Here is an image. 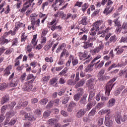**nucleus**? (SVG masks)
I'll list each match as a JSON object with an SVG mask.
<instances>
[{"mask_svg":"<svg viewBox=\"0 0 127 127\" xmlns=\"http://www.w3.org/2000/svg\"><path fill=\"white\" fill-rule=\"evenodd\" d=\"M106 25L104 23V21L99 20L93 23V27L91 29V31H99L105 28Z\"/></svg>","mask_w":127,"mask_h":127,"instance_id":"nucleus-1","label":"nucleus"},{"mask_svg":"<svg viewBox=\"0 0 127 127\" xmlns=\"http://www.w3.org/2000/svg\"><path fill=\"white\" fill-rule=\"evenodd\" d=\"M31 23L30 25L28 26V29L29 30H30V29L32 28L33 30H35L36 28L34 27V25H35L36 23L37 26H39V24L40 23V19H38L37 21H35V19L37 18V16L31 15Z\"/></svg>","mask_w":127,"mask_h":127,"instance_id":"nucleus-2","label":"nucleus"},{"mask_svg":"<svg viewBox=\"0 0 127 127\" xmlns=\"http://www.w3.org/2000/svg\"><path fill=\"white\" fill-rule=\"evenodd\" d=\"M117 80V78H114L109 81L106 84L105 88V94L106 96H110V93L113 89V87L115 85V84H113V83Z\"/></svg>","mask_w":127,"mask_h":127,"instance_id":"nucleus-3","label":"nucleus"},{"mask_svg":"<svg viewBox=\"0 0 127 127\" xmlns=\"http://www.w3.org/2000/svg\"><path fill=\"white\" fill-rule=\"evenodd\" d=\"M65 56V58H67V57H69V52H67V50L66 49L64 48L63 49V50L61 54L60 57V60L59 61L58 63V65H64V64H65V60L63 57Z\"/></svg>","mask_w":127,"mask_h":127,"instance_id":"nucleus-4","label":"nucleus"},{"mask_svg":"<svg viewBox=\"0 0 127 127\" xmlns=\"http://www.w3.org/2000/svg\"><path fill=\"white\" fill-rule=\"evenodd\" d=\"M113 3H114V2H113L112 0H108L107 3L106 4L107 6L105 8L103 11V13L105 15H108V14H110V13H111L112 11L114 10V7H112V5H113Z\"/></svg>","mask_w":127,"mask_h":127,"instance_id":"nucleus-5","label":"nucleus"},{"mask_svg":"<svg viewBox=\"0 0 127 127\" xmlns=\"http://www.w3.org/2000/svg\"><path fill=\"white\" fill-rule=\"evenodd\" d=\"M106 72V69L104 68L102 69L99 72L98 74V80L99 81H106V80H108L110 79V76L104 75Z\"/></svg>","mask_w":127,"mask_h":127,"instance_id":"nucleus-6","label":"nucleus"},{"mask_svg":"<svg viewBox=\"0 0 127 127\" xmlns=\"http://www.w3.org/2000/svg\"><path fill=\"white\" fill-rule=\"evenodd\" d=\"M114 117H115V121L118 125H121L122 122H126L127 121V117L123 116L122 117L121 115L118 114H116Z\"/></svg>","mask_w":127,"mask_h":127,"instance_id":"nucleus-7","label":"nucleus"},{"mask_svg":"<svg viewBox=\"0 0 127 127\" xmlns=\"http://www.w3.org/2000/svg\"><path fill=\"white\" fill-rule=\"evenodd\" d=\"M24 117L27 121L33 122L36 120V117L32 113H25Z\"/></svg>","mask_w":127,"mask_h":127,"instance_id":"nucleus-8","label":"nucleus"},{"mask_svg":"<svg viewBox=\"0 0 127 127\" xmlns=\"http://www.w3.org/2000/svg\"><path fill=\"white\" fill-rule=\"evenodd\" d=\"M33 87V85H32V84L30 83V82L27 81L25 83L23 88H24V91H31Z\"/></svg>","mask_w":127,"mask_h":127,"instance_id":"nucleus-9","label":"nucleus"},{"mask_svg":"<svg viewBox=\"0 0 127 127\" xmlns=\"http://www.w3.org/2000/svg\"><path fill=\"white\" fill-rule=\"evenodd\" d=\"M76 106H77V103L74 102V101H71L67 107V112L71 113V112L73 111V109H74Z\"/></svg>","mask_w":127,"mask_h":127,"instance_id":"nucleus-10","label":"nucleus"},{"mask_svg":"<svg viewBox=\"0 0 127 127\" xmlns=\"http://www.w3.org/2000/svg\"><path fill=\"white\" fill-rule=\"evenodd\" d=\"M86 85L89 88H90L91 90L95 89L94 88V87H95V84H94V80L93 79H89L87 80Z\"/></svg>","mask_w":127,"mask_h":127,"instance_id":"nucleus-11","label":"nucleus"},{"mask_svg":"<svg viewBox=\"0 0 127 127\" xmlns=\"http://www.w3.org/2000/svg\"><path fill=\"white\" fill-rule=\"evenodd\" d=\"M17 84H18V78L17 77L14 78L10 82V87H16L17 86Z\"/></svg>","mask_w":127,"mask_h":127,"instance_id":"nucleus-12","label":"nucleus"},{"mask_svg":"<svg viewBox=\"0 0 127 127\" xmlns=\"http://www.w3.org/2000/svg\"><path fill=\"white\" fill-rule=\"evenodd\" d=\"M95 92L96 90L94 88L93 89L90 90V92H89V96L88 99V102H91V101L93 100V98L95 97Z\"/></svg>","mask_w":127,"mask_h":127,"instance_id":"nucleus-13","label":"nucleus"},{"mask_svg":"<svg viewBox=\"0 0 127 127\" xmlns=\"http://www.w3.org/2000/svg\"><path fill=\"white\" fill-rule=\"evenodd\" d=\"M69 58L72 61L73 66H76L79 63V60L77 59H74V56L72 55L69 56Z\"/></svg>","mask_w":127,"mask_h":127,"instance_id":"nucleus-14","label":"nucleus"},{"mask_svg":"<svg viewBox=\"0 0 127 127\" xmlns=\"http://www.w3.org/2000/svg\"><path fill=\"white\" fill-rule=\"evenodd\" d=\"M86 114V111L84 109H80L76 113V117L80 118H82L84 115Z\"/></svg>","mask_w":127,"mask_h":127,"instance_id":"nucleus-15","label":"nucleus"},{"mask_svg":"<svg viewBox=\"0 0 127 127\" xmlns=\"http://www.w3.org/2000/svg\"><path fill=\"white\" fill-rule=\"evenodd\" d=\"M126 47H127V46H124L120 48H116L114 50V51L117 52L116 55H120V54H122L123 52H124V48H126Z\"/></svg>","mask_w":127,"mask_h":127,"instance_id":"nucleus-16","label":"nucleus"},{"mask_svg":"<svg viewBox=\"0 0 127 127\" xmlns=\"http://www.w3.org/2000/svg\"><path fill=\"white\" fill-rule=\"evenodd\" d=\"M9 101V97L8 96V95L6 94L2 98L1 101V105H4L5 104V103H7Z\"/></svg>","mask_w":127,"mask_h":127,"instance_id":"nucleus-17","label":"nucleus"},{"mask_svg":"<svg viewBox=\"0 0 127 127\" xmlns=\"http://www.w3.org/2000/svg\"><path fill=\"white\" fill-rule=\"evenodd\" d=\"M115 104H116V99L115 98L111 99L107 103V107L108 108H112V107L115 106Z\"/></svg>","mask_w":127,"mask_h":127,"instance_id":"nucleus-18","label":"nucleus"},{"mask_svg":"<svg viewBox=\"0 0 127 127\" xmlns=\"http://www.w3.org/2000/svg\"><path fill=\"white\" fill-rule=\"evenodd\" d=\"M58 79L56 78H53L50 81V85L54 87H58V84L57 83Z\"/></svg>","mask_w":127,"mask_h":127,"instance_id":"nucleus-19","label":"nucleus"},{"mask_svg":"<svg viewBox=\"0 0 127 127\" xmlns=\"http://www.w3.org/2000/svg\"><path fill=\"white\" fill-rule=\"evenodd\" d=\"M15 114H16V112L14 111H9L6 112L5 114L6 119H11V118L13 117Z\"/></svg>","mask_w":127,"mask_h":127,"instance_id":"nucleus-20","label":"nucleus"},{"mask_svg":"<svg viewBox=\"0 0 127 127\" xmlns=\"http://www.w3.org/2000/svg\"><path fill=\"white\" fill-rule=\"evenodd\" d=\"M12 67L11 66H7L4 70V76H8L10 74V70H11Z\"/></svg>","mask_w":127,"mask_h":127,"instance_id":"nucleus-21","label":"nucleus"},{"mask_svg":"<svg viewBox=\"0 0 127 127\" xmlns=\"http://www.w3.org/2000/svg\"><path fill=\"white\" fill-rule=\"evenodd\" d=\"M87 97H88V94H84L83 96L81 98L79 103H80V104H82L83 105H85V104L87 103V101H86Z\"/></svg>","mask_w":127,"mask_h":127,"instance_id":"nucleus-22","label":"nucleus"},{"mask_svg":"<svg viewBox=\"0 0 127 127\" xmlns=\"http://www.w3.org/2000/svg\"><path fill=\"white\" fill-rule=\"evenodd\" d=\"M84 84L85 80H84V79H82L75 85L74 88H75V89H77L79 88V87H83Z\"/></svg>","mask_w":127,"mask_h":127,"instance_id":"nucleus-23","label":"nucleus"},{"mask_svg":"<svg viewBox=\"0 0 127 127\" xmlns=\"http://www.w3.org/2000/svg\"><path fill=\"white\" fill-rule=\"evenodd\" d=\"M68 72V68L65 67L63 70H62L59 74V76H61V77H63L64 76V77H66L67 76V74H65L66 73Z\"/></svg>","mask_w":127,"mask_h":127,"instance_id":"nucleus-24","label":"nucleus"},{"mask_svg":"<svg viewBox=\"0 0 127 127\" xmlns=\"http://www.w3.org/2000/svg\"><path fill=\"white\" fill-rule=\"evenodd\" d=\"M65 47H66V44L65 43H63L62 45H60L56 51V53H59V52H61L62 51V49L65 48Z\"/></svg>","mask_w":127,"mask_h":127,"instance_id":"nucleus-25","label":"nucleus"},{"mask_svg":"<svg viewBox=\"0 0 127 127\" xmlns=\"http://www.w3.org/2000/svg\"><path fill=\"white\" fill-rule=\"evenodd\" d=\"M122 31L124 34L127 33V23L124 22L122 27Z\"/></svg>","mask_w":127,"mask_h":127,"instance_id":"nucleus-26","label":"nucleus"},{"mask_svg":"<svg viewBox=\"0 0 127 127\" xmlns=\"http://www.w3.org/2000/svg\"><path fill=\"white\" fill-rule=\"evenodd\" d=\"M92 61V58H91V55H88V56L84 59V62L83 64L84 65H87V64H89L90 62Z\"/></svg>","mask_w":127,"mask_h":127,"instance_id":"nucleus-27","label":"nucleus"},{"mask_svg":"<svg viewBox=\"0 0 127 127\" xmlns=\"http://www.w3.org/2000/svg\"><path fill=\"white\" fill-rule=\"evenodd\" d=\"M40 105L42 106H45L47 103H48V99L47 98H43L39 101Z\"/></svg>","mask_w":127,"mask_h":127,"instance_id":"nucleus-28","label":"nucleus"},{"mask_svg":"<svg viewBox=\"0 0 127 127\" xmlns=\"http://www.w3.org/2000/svg\"><path fill=\"white\" fill-rule=\"evenodd\" d=\"M34 0H29V1L25 2L24 5H26L25 7L27 9L28 8V7L31 5V3L33 2Z\"/></svg>","mask_w":127,"mask_h":127,"instance_id":"nucleus-29","label":"nucleus"},{"mask_svg":"<svg viewBox=\"0 0 127 127\" xmlns=\"http://www.w3.org/2000/svg\"><path fill=\"white\" fill-rule=\"evenodd\" d=\"M82 97V94L81 93H77L75 95H74L73 97V99L74 101H76V102L78 101V100H80V98Z\"/></svg>","mask_w":127,"mask_h":127,"instance_id":"nucleus-30","label":"nucleus"},{"mask_svg":"<svg viewBox=\"0 0 127 127\" xmlns=\"http://www.w3.org/2000/svg\"><path fill=\"white\" fill-rule=\"evenodd\" d=\"M87 17H83L82 20L80 21V23H81L82 25H87V24H88V22H87Z\"/></svg>","mask_w":127,"mask_h":127,"instance_id":"nucleus-31","label":"nucleus"},{"mask_svg":"<svg viewBox=\"0 0 127 127\" xmlns=\"http://www.w3.org/2000/svg\"><path fill=\"white\" fill-rule=\"evenodd\" d=\"M106 127H111L113 126V120H105Z\"/></svg>","mask_w":127,"mask_h":127,"instance_id":"nucleus-32","label":"nucleus"},{"mask_svg":"<svg viewBox=\"0 0 127 127\" xmlns=\"http://www.w3.org/2000/svg\"><path fill=\"white\" fill-rule=\"evenodd\" d=\"M49 125L54 126L56 124V119H51L48 120Z\"/></svg>","mask_w":127,"mask_h":127,"instance_id":"nucleus-33","label":"nucleus"},{"mask_svg":"<svg viewBox=\"0 0 127 127\" xmlns=\"http://www.w3.org/2000/svg\"><path fill=\"white\" fill-rule=\"evenodd\" d=\"M18 43V39L17 38H14L12 40V46H17Z\"/></svg>","mask_w":127,"mask_h":127,"instance_id":"nucleus-34","label":"nucleus"},{"mask_svg":"<svg viewBox=\"0 0 127 127\" xmlns=\"http://www.w3.org/2000/svg\"><path fill=\"white\" fill-rule=\"evenodd\" d=\"M8 107V106H7V105H3L1 108V114H3V115H4V113H5V110H7Z\"/></svg>","mask_w":127,"mask_h":127,"instance_id":"nucleus-35","label":"nucleus"},{"mask_svg":"<svg viewBox=\"0 0 127 127\" xmlns=\"http://www.w3.org/2000/svg\"><path fill=\"white\" fill-rule=\"evenodd\" d=\"M109 30H110V28L108 27L105 30L99 31L97 34H102V33L103 34H106V33H108L109 32Z\"/></svg>","mask_w":127,"mask_h":127,"instance_id":"nucleus-36","label":"nucleus"},{"mask_svg":"<svg viewBox=\"0 0 127 127\" xmlns=\"http://www.w3.org/2000/svg\"><path fill=\"white\" fill-rule=\"evenodd\" d=\"M96 112H97V109L96 108H93L88 114V117H92L93 116H95Z\"/></svg>","mask_w":127,"mask_h":127,"instance_id":"nucleus-37","label":"nucleus"},{"mask_svg":"<svg viewBox=\"0 0 127 127\" xmlns=\"http://www.w3.org/2000/svg\"><path fill=\"white\" fill-rule=\"evenodd\" d=\"M27 39V36L25 35V33H22L21 35V41L22 42H24L25 40Z\"/></svg>","mask_w":127,"mask_h":127,"instance_id":"nucleus-38","label":"nucleus"},{"mask_svg":"<svg viewBox=\"0 0 127 127\" xmlns=\"http://www.w3.org/2000/svg\"><path fill=\"white\" fill-rule=\"evenodd\" d=\"M119 18H116L114 20L113 22H114L116 26H122V25H121V22L119 21Z\"/></svg>","mask_w":127,"mask_h":127,"instance_id":"nucleus-39","label":"nucleus"},{"mask_svg":"<svg viewBox=\"0 0 127 127\" xmlns=\"http://www.w3.org/2000/svg\"><path fill=\"white\" fill-rule=\"evenodd\" d=\"M36 38H37V35H34L33 38L32 40V44H33V46H35V45L37 44V42H36Z\"/></svg>","mask_w":127,"mask_h":127,"instance_id":"nucleus-40","label":"nucleus"},{"mask_svg":"<svg viewBox=\"0 0 127 127\" xmlns=\"http://www.w3.org/2000/svg\"><path fill=\"white\" fill-rule=\"evenodd\" d=\"M93 108V105H92V102H89L86 105V111H90Z\"/></svg>","mask_w":127,"mask_h":127,"instance_id":"nucleus-41","label":"nucleus"},{"mask_svg":"<svg viewBox=\"0 0 127 127\" xmlns=\"http://www.w3.org/2000/svg\"><path fill=\"white\" fill-rule=\"evenodd\" d=\"M7 88V84L6 83H2L0 85V90L2 91V90L4 89H6Z\"/></svg>","mask_w":127,"mask_h":127,"instance_id":"nucleus-42","label":"nucleus"},{"mask_svg":"<svg viewBox=\"0 0 127 127\" xmlns=\"http://www.w3.org/2000/svg\"><path fill=\"white\" fill-rule=\"evenodd\" d=\"M50 114H51V113L50 111H45L43 114V117L46 119V118H48V117L50 116Z\"/></svg>","mask_w":127,"mask_h":127,"instance_id":"nucleus-43","label":"nucleus"},{"mask_svg":"<svg viewBox=\"0 0 127 127\" xmlns=\"http://www.w3.org/2000/svg\"><path fill=\"white\" fill-rule=\"evenodd\" d=\"M94 64H89L88 66L85 68L86 72H89V71H92V68H93Z\"/></svg>","mask_w":127,"mask_h":127,"instance_id":"nucleus-44","label":"nucleus"},{"mask_svg":"<svg viewBox=\"0 0 127 127\" xmlns=\"http://www.w3.org/2000/svg\"><path fill=\"white\" fill-rule=\"evenodd\" d=\"M34 114L38 117H40V116H41V110H40V109H36Z\"/></svg>","mask_w":127,"mask_h":127,"instance_id":"nucleus-45","label":"nucleus"},{"mask_svg":"<svg viewBox=\"0 0 127 127\" xmlns=\"http://www.w3.org/2000/svg\"><path fill=\"white\" fill-rule=\"evenodd\" d=\"M69 100H70V97H69L64 98L63 100L62 104H63L64 105H65V104H67L68 102H69Z\"/></svg>","mask_w":127,"mask_h":127,"instance_id":"nucleus-46","label":"nucleus"},{"mask_svg":"<svg viewBox=\"0 0 127 127\" xmlns=\"http://www.w3.org/2000/svg\"><path fill=\"white\" fill-rule=\"evenodd\" d=\"M45 60L46 62H50V63H52V62H53V58L52 57H46Z\"/></svg>","mask_w":127,"mask_h":127,"instance_id":"nucleus-47","label":"nucleus"},{"mask_svg":"<svg viewBox=\"0 0 127 127\" xmlns=\"http://www.w3.org/2000/svg\"><path fill=\"white\" fill-rule=\"evenodd\" d=\"M53 107V101H51L50 102H49L46 106L47 109H51Z\"/></svg>","mask_w":127,"mask_h":127,"instance_id":"nucleus-48","label":"nucleus"},{"mask_svg":"<svg viewBox=\"0 0 127 127\" xmlns=\"http://www.w3.org/2000/svg\"><path fill=\"white\" fill-rule=\"evenodd\" d=\"M30 79H33V81H34V80H35V77H34V76H33V74H30L27 76L26 80H28Z\"/></svg>","mask_w":127,"mask_h":127,"instance_id":"nucleus-49","label":"nucleus"},{"mask_svg":"<svg viewBox=\"0 0 127 127\" xmlns=\"http://www.w3.org/2000/svg\"><path fill=\"white\" fill-rule=\"evenodd\" d=\"M59 83L61 85H63V84L66 83V80L63 77H61L59 79Z\"/></svg>","mask_w":127,"mask_h":127,"instance_id":"nucleus-50","label":"nucleus"},{"mask_svg":"<svg viewBox=\"0 0 127 127\" xmlns=\"http://www.w3.org/2000/svg\"><path fill=\"white\" fill-rule=\"evenodd\" d=\"M49 79H50V76H44L42 78L43 82H48V81H49Z\"/></svg>","mask_w":127,"mask_h":127,"instance_id":"nucleus-51","label":"nucleus"},{"mask_svg":"<svg viewBox=\"0 0 127 127\" xmlns=\"http://www.w3.org/2000/svg\"><path fill=\"white\" fill-rule=\"evenodd\" d=\"M15 123H16V120L15 119H12L8 123V125L10 126H13Z\"/></svg>","mask_w":127,"mask_h":127,"instance_id":"nucleus-52","label":"nucleus"},{"mask_svg":"<svg viewBox=\"0 0 127 127\" xmlns=\"http://www.w3.org/2000/svg\"><path fill=\"white\" fill-rule=\"evenodd\" d=\"M111 119H112V114L111 113L106 115L105 116V121L111 120Z\"/></svg>","mask_w":127,"mask_h":127,"instance_id":"nucleus-53","label":"nucleus"},{"mask_svg":"<svg viewBox=\"0 0 127 127\" xmlns=\"http://www.w3.org/2000/svg\"><path fill=\"white\" fill-rule=\"evenodd\" d=\"M79 75H80V73L79 71H77L76 72V76H75V82H78L79 80H80V77H79Z\"/></svg>","mask_w":127,"mask_h":127,"instance_id":"nucleus-54","label":"nucleus"},{"mask_svg":"<svg viewBox=\"0 0 127 127\" xmlns=\"http://www.w3.org/2000/svg\"><path fill=\"white\" fill-rule=\"evenodd\" d=\"M46 6H48V2L46 1L42 3V8L43 10H44V8L46 7Z\"/></svg>","mask_w":127,"mask_h":127,"instance_id":"nucleus-55","label":"nucleus"},{"mask_svg":"<svg viewBox=\"0 0 127 127\" xmlns=\"http://www.w3.org/2000/svg\"><path fill=\"white\" fill-rule=\"evenodd\" d=\"M87 8H88V4L85 3L82 6V11L83 12L85 11Z\"/></svg>","mask_w":127,"mask_h":127,"instance_id":"nucleus-56","label":"nucleus"},{"mask_svg":"<svg viewBox=\"0 0 127 127\" xmlns=\"http://www.w3.org/2000/svg\"><path fill=\"white\" fill-rule=\"evenodd\" d=\"M104 64H105V61H102L100 63L97 65V68H102L103 66H104Z\"/></svg>","mask_w":127,"mask_h":127,"instance_id":"nucleus-57","label":"nucleus"},{"mask_svg":"<svg viewBox=\"0 0 127 127\" xmlns=\"http://www.w3.org/2000/svg\"><path fill=\"white\" fill-rule=\"evenodd\" d=\"M98 124L99 126H102V125L104 124V118H101L99 119V120L98 121Z\"/></svg>","mask_w":127,"mask_h":127,"instance_id":"nucleus-58","label":"nucleus"},{"mask_svg":"<svg viewBox=\"0 0 127 127\" xmlns=\"http://www.w3.org/2000/svg\"><path fill=\"white\" fill-rule=\"evenodd\" d=\"M61 114L64 117H68V113L67 112H66V111H65L64 110H61Z\"/></svg>","mask_w":127,"mask_h":127,"instance_id":"nucleus-59","label":"nucleus"},{"mask_svg":"<svg viewBox=\"0 0 127 127\" xmlns=\"http://www.w3.org/2000/svg\"><path fill=\"white\" fill-rule=\"evenodd\" d=\"M41 43V44H43V45H44L45 43H46V37H42Z\"/></svg>","mask_w":127,"mask_h":127,"instance_id":"nucleus-60","label":"nucleus"},{"mask_svg":"<svg viewBox=\"0 0 127 127\" xmlns=\"http://www.w3.org/2000/svg\"><path fill=\"white\" fill-rule=\"evenodd\" d=\"M116 29L115 30L116 33L119 34L120 32H121V28L122 26H117Z\"/></svg>","mask_w":127,"mask_h":127,"instance_id":"nucleus-61","label":"nucleus"},{"mask_svg":"<svg viewBox=\"0 0 127 127\" xmlns=\"http://www.w3.org/2000/svg\"><path fill=\"white\" fill-rule=\"evenodd\" d=\"M67 84L69 86H73V85H75V84H76V83L75 82H74L73 80L70 79V80H68Z\"/></svg>","mask_w":127,"mask_h":127,"instance_id":"nucleus-62","label":"nucleus"},{"mask_svg":"<svg viewBox=\"0 0 127 127\" xmlns=\"http://www.w3.org/2000/svg\"><path fill=\"white\" fill-rule=\"evenodd\" d=\"M121 42H124V43H127V36L126 37H123L121 38Z\"/></svg>","mask_w":127,"mask_h":127,"instance_id":"nucleus-63","label":"nucleus"},{"mask_svg":"<svg viewBox=\"0 0 127 127\" xmlns=\"http://www.w3.org/2000/svg\"><path fill=\"white\" fill-rule=\"evenodd\" d=\"M38 102V99L37 98H33L31 100V104H36Z\"/></svg>","mask_w":127,"mask_h":127,"instance_id":"nucleus-64","label":"nucleus"}]
</instances>
